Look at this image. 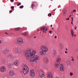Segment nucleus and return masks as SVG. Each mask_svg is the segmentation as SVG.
<instances>
[{
	"instance_id": "obj_1",
	"label": "nucleus",
	"mask_w": 78,
	"mask_h": 78,
	"mask_svg": "<svg viewBox=\"0 0 78 78\" xmlns=\"http://www.w3.org/2000/svg\"><path fill=\"white\" fill-rule=\"evenodd\" d=\"M24 56L28 60H30L33 64L37 63L39 60V58L37 55V53L35 51H31V49H29L25 51Z\"/></svg>"
},
{
	"instance_id": "obj_29",
	"label": "nucleus",
	"mask_w": 78,
	"mask_h": 78,
	"mask_svg": "<svg viewBox=\"0 0 78 78\" xmlns=\"http://www.w3.org/2000/svg\"><path fill=\"white\" fill-rule=\"evenodd\" d=\"M23 8V6L22 5L20 7V9H22V8Z\"/></svg>"
},
{
	"instance_id": "obj_50",
	"label": "nucleus",
	"mask_w": 78,
	"mask_h": 78,
	"mask_svg": "<svg viewBox=\"0 0 78 78\" xmlns=\"http://www.w3.org/2000/svg\"><path fill=\"white\" fill-rule=\"evenodd\" d=\"M66 50H68V49H67V48H66Z\"/></svg>"
},
{
	"instance_id": "obj_47",
	"label": "nucleus",
	"mask_w": 78,
	"mask_h": 78,
	"mask_svg": "<svg viewBox=\"0 0 78 78\" xmlns=\"http://www.w3.org/2000/svg\"><path fill=\"white\" fill-rule=\"evenodd\" d=\"M55 78H60L59 77H56Z\"/></svg>"
},
{
	"instance_id": "obj_16",
	"label": "nucleus",
	"mask_w": 78,
	"mask_h": 78,
	"mask_svg": "<svg viewBox=\"0 0 78 78\" xmlns=\"http://www.w3.org/2000/svg\"><path fill=\"white\" fill-rule=\"evenodd\" d=\"M41 31H47L48 30V29H47L46 27H42L41 28Z\"/></svg>"
},
{
	"instance_id": "obj_57",
	"label": "nucleus",
	"mask_w": 78,
	"mask_h": 78,
	"mask_svg": "<svg viewBox=\"0 0 78 78\" xmlns=\"http://www.w3.org/2000/svg\"><path fill=\"white\" fill-rule=\"evenodd\" d=\"M54 28H52V30H53L54 29Z\"/></svg>"
},
{
	"instance_id": "obj_40",
	"label": "nucleus",
	"mask_w": 78,
	"mask_h": 78,
	"mask_svg": "<svg viewBox=\"0 0 78 78\" xmlns=\"http://www.w3.org/2000/svg\"><path fill=\"white\" fill-rule=\"evenodd\" d=\"M52 14H51V13H50L49 14V17H50V16H51Z\"/></svg>"
},
{
	"instance_id": "obj_4",
	"label": "nucleus",
	"mask_w": 78,
	"mask_h": 78,
	"mask_svg": "<svg viewBox=\"0 0 78 78\" xmlns=\"http://www.w3.org/2000/svg\"><path fill=\"white\" fill-rule=\"evenodd\" d=\"M61 61V58H58L56 59V62L55 63V66L56 68H58L60 64V62Z\"/></svg>"
},
{
	"instance_id": "obj_62",
	"label": "nucleus",
	"mask_w": 78,
	"mask_h": 78,
	"mask_svg": "<svg viewBox=\"0 0 78 78\" xmlns=\"http://www.w3.org/2000/svg\"><path fill=\"white\" fill-rule=\"evenodd\" d=\"M41 32H40V33H41Z\"/></svg>"
},
{
	"instance_id": "obj_8",
	"label": "nucleus",
	"mask_w": 78,
	"mask_h": 78,
	"mask_svg": "<svg viewBox=\"0 0 78 78\" xmlns=\"http://www.w3.org/2000/svg\"><path fill=\"white\" fill-rule=\"evenodd\" d=\"M30 75L32 77L35 76V73L34 70L33 69L31 70L30 71Z\"/></svg>"
},
{
	"instance_id": "obj_56",
	"label": "nucleus",
	"mask_w": 78,
	"mask_h": 78,
	"mask_svg": "<svg viewBox=\"0 0 78 78\" xmlns=\"http://www.w3.org/2000/svg\"><path fill=\"white\" fill-rule=\"evenodd\" d=\"M60 11H61V9H60Z\"/></svg>"
},
{
	"instance_id": "obj_64",
	"label": "nucleus",
	"mask_w": 78,
	"mask_h": 78,
	"mask_svg": "<svg viewBox=\"0 0 78 78\" xmlns=\"http://www.w3.org/2000/svg\"><path fill=\"white\" fill-rule=\"evenodd\" d=\"M45 25H47V23L45 24Z\"/></svg>"
},
{
	"instance_id": "obj_15",
	"label": "nucleus",
	"mask_w": 78,
	"mask_h": 78,
	"mask_svg": "<svg viewBox=\"0 0 78 78\" xmlns=\"http://www.w3.org/2000/svg\"><path fill=\"white\" fill-rule=\"evenodd\" d=\"M14 56L12 55H9L8 56H7V58L8 59H13V58H14Z\"/></svg>"
},
{
	"instance_id": "obj_13",
	"label": "nucleus",
	"mask_w": 78,
	"mask_h": 78,
	"mask_svg": "<svg viewBox=\"0 0 78 78\" xmlns=\"http://www.w3.org/2000/svg\"><path fill=\"white\" fill-rule=\"evenodd\" d=\"M60 70L62 72H63L64 70V66H63V65L62 64H61L60 65Z\"/></svg>"
},
{
	"instance_id": "obj_14",
	"label": "nucleus",
	"mask_w": 78,
	"mask_h": 78,
	"mask_svg": "<svg viewBox=\"0 0 78 78\" xmlns=\"http://www.w3.org/2000/svg\"><path fill=\"white\" fill-rule=\"evenodd\" d=\"M48 78H53V77L51 75V73L49 72L48 73Z\"/></svg>"
},
{
	"instance_id": "obj_41",
	"label": "nucleus",
	"mask_w": 78,
	"mask_h": 78,
	"mask_svg": "<svg viewBox=\"0 0 78 78\" xmlns=\"http://www.w3.org/2000/svg\"><path fill=\"white\" fill-rule=\"evenodd\" d=\"M12 12V11L11 10L9 12L10 13H11Z\"/></svg>"
},
{
	"instance_id": "obj_58",
	"label": "nucleus",
	"mask_w": 78,
	"mask_h": 78,
	"mask_svg": "<svg viewBox=\"0 0 78 78\" xmlns=\"http://www.w3.org/2000/svg\"><path fill=\"white\" fill-rule=\"evenodd\" d=\"M51 27H52V25H51Z\"/></svg>"
},
{
	"instance_id": "obj_31",
	"label": "nucleus",
	"mask_w": 78,
	"mask_h": 78,
	"mask_svg": "<svg viewBox=\"0 0 78 78\" xmlns=\"http://www.w3.org/2000/svg\"><path fill=\"white\" fill-rule=\"evenodd\" d=\"M11 8L12 9V10H14V9H13V8H14V6H12L11 7Z\"/></svg>"
},
{
	"instance_id": "obj_21",
	"label": "nucleus",
	"mask_w": 78,
	"mask_h": 78,
	"mask_svg": "<svg viewBox=\"0 0 78 78\" xmlns=\"http://www.w3.org/2000/svg\"><path fill=\"white\" fill-rule=\"evenodd\" d=\"M22 34L23 35V36H27L28 35V33H27V32H26L24 33H23Z\"/></svg>"
},
{
	"instance_id": "obj_12",
	"label": "nucleus",
	"mask_w": 78,
	"mask_h": 78,
	"mask_svg": "<svg viewBox=\"0 0 78 78\" xmlns=\"http://www.w3.org/2000/svg\"><path fill=\"white\" fill-rule=\"evenodd\" d=\"M9 75L10 76H13L14 75H15V73H14V71L12 70H11L9 72Z\"/></svg>"
},
{
	"instance_id": "obj_34",
	"label": "nucleus",
	"mask_w": 78,
	"mask_h": 78,
	"mask_svg": "<svg viewBox=\"0 0 78 78\" xmlns=\"http://www.w3.org/2000/svg\"><path fill=\"white\" fill-rule=\"evenodd\" d=\"M66 20H69V18H66Z\"/></svg>"
},
{
	"instance_id": "obj_2",
	"label": "nucleus",
	"mask_w": 78,
	"mask_h": 78,
	"mask_svg": "<svg viewBox=\"0 0 78 78\" xmlns=\"http://www.w3.org/2000/svg\"><path fill=\"white\" fill-rule=\"evenodd\" d=\"M41 50L40 53L41 56H45L48 52V48L45 46H42L41 48Z\"/></svg>"
},
{
	"instance_id": "obj_54",
	"label": "nucleus",
	"mask_w": 78,
	"mask_h": 78,
	"mask_svg": "<svg viewBox=\"0 0 78 78\" xmlns=\"http://www.w3.org/2000/svg\"><path fill=\"white\" fill-rule=\"evenodd\" d=\"M48 16H50V15H49V14H48Z\"/></svg>"
},
{
	"instance_id": "obj_51",
	"label": "nucleus",
	"mask_w": 78,
	"mask_h": 78,
	"mask_svg": "<svg viewBox=\"0 0 78 78\" xmlns=\"http://www.w3.org/2000/svg\"><path fill=\"white\" fill-rule=\"evenodd\" d=\"M56 9H55L54 10V11H55V10H56Z\"/></svg>"
},
{
	"instance_id": "obj_60",
	"label": "nucleus",
	"mask_w": 78,
	"mask_h": 78,
	"mask_svg": "<svg viewBox=\"0 0 78 78\" xmlns=\"http://www.w3.org/2000/svg\"><path fill=\"white\" fill-rule=\"evenodd\" d=\"M17 3H19V2H17Z\"/></svg>"
},
{
	"instance_id": "obj_43",
	"label": "nucleus",
	"mask_w": 78,
	"mask_h": 78,
	"mask_svg": "<svg viewBox=\"0 0 78 78\" xmlns=\"http://www.w3.org/2000/svg\"><path fill=\"white\" fill-rule=\"evenodd\" d=\"M72 61H74V59L73 58L72 59H71Z\"/></svg>"
},
{
	"instance_id": "obj_11",
	"label": "nucleus",
	"mask_w": 78,
	"mask_h": 78,
	"mask_svg": "<svg viewBox=\"0 0 78 78\" xmlns=\"http://www.w3.org/2000/svg\"><path fill=\"white\" fill-rule=\"evenodd\" d=\"M44 61L45 63H48L49 62V60L48 58L47 57H45L44 58Z\"/></svg>"
},
{
	"instance_id": "obj_26",
	"label": "nucleus",
	"mask_w": 78,
	"mask_h": 78,
	"mask_svg": "<svg viewBox=\"0 0 78 78\" xmlns=\"http://www.w3.org/2000/svg\"><path fill=\"white\" fill-rule=\"evenodd\" d=\"M35 70L36 71H37V70H38V67H35Z\"/></svg>"
},
{
	"instance_id": "obj_20",
	"label": "nucleus",
	"mask_w": 78,
	"mask_h": 78,
	"mask_svg": "<svg viewBox=\"0 0 78 78\" xmlns=\"http://www.w3.org/2000/svg\"><path fill=\"white\" fill-rule=\"evenodd\" d=\"M63 16H64L66 15V13H67V10H66V9H65L63 10Z\"/></svg>"
},
{
	"instance_id": "obj_39",
	"label": "nucleus",
	"mask_w": 78,
	"mask_h": 78,
	"mask_svg": "<svg viewBox=\"0 0 78 78\" xmlns=\"http://www.w3.org/2000/svg\"><path fill=\"white\" fill-rule=\"evenodd\" d=\"M65 53H66V54L67 53V51H65Z\"/></svg>"
},
{
	"instance_id": "obj_49",
	"label": "nucleus",
	"mask_w": 78,
	"mask_h": 78,
	"mask_svg": "<svg viewBox=\"0 0 78 78\" xmlns=\"http://www.w3.org/2000/svg\"><path fill=\"white\" fill-rule=\"evenodd\" d=\"M43 32H45V31H46L45 30H43Z\"/></svg>"
},
{
	"instance_id": "obj_45",
	"label": "nucleus",
	"mask_w": 78,
	"mask_h": 78,
	"mask_svg": "<svg viewBox=\"0 0 78 78\" xmlns=\"http://www.w3.org/2000/svg\"><path fill=\"white\" fill-rule=\"evenodd\" d=\"M5 34H8V35L9 34H8V33H6V32H5Z\"/></svg>"
},
{
	"instance_id": "obj_18",
	"label": "nucleus",
	"mask_w": 78,
	"mask_h": 78,
	"mask_svg": "<svg viewBox=\"0 0 78 78\" xmlns=\"http://www.w3.org/2000/svg\"><path fill=\"white\" fill-rule=\"evenodd\" d=\"M8 66L9 68H11L12 66V64L11 62H10L8 64Z\"/></svg>"
},
{
	"instance_id": "obj_52",
	"label": "nucleus",
	"mask_w": 78,
	"mask_h": 78,
	"mask_svg": "<svg viewBox=\"0 0 78 78\" xmlns=\"http://www.w3.org/2000/svg\"><path fill=\"white\" fill-rule=\"evenodd\" d=\"M72 16V15H70V16H69V17H71Z\"/></svg>"
},
{
	"instance_id": "obj_38",
	"label": "nucleus",
	"mask_w": 78,
	"mask_h": 78,
	"mask_svg": "<svg viewBox=\"0 0 78 78\" xmlns=\"http://www.w3.org/2000/svg\"><path fill=\"white\" fill-rule=\"evenodd\" d=\"M71 19H72V21H73V17H72Z\"/></svg>"
},
{
	"instance_id": "obj_46",
	"label": "nucleus",
	"mask_w": 78,
	"mask_h": 78,
	"mask_svg": "<svg viewBox=\"0 0 78 78\" xmlns=\"http://www.w3.org/2000/svg\"><path fill=\"white\" fill-rule=\"evenodd\" d=\"M55 39H56L57 38V37L56 36H55Z\"/></svg>"
},
{
	"instance_id": "obj_33",
	"label": "nucleus",
	"mask_w": 78,
	"mask_h": 78,
	"mask_svg": "<svg viewBox=\"0 0 78 78\" xmlns=\"http://www.w3.org/2000/svg\"><path fill=\"white\" fill-rule=\"evenodd\" d=\"M49 33H50L51 34H52V32L51 31H49Z\"/></svg>"
},
{
	"instance_id": "obj_9",
	"label": "nucleus",
	"mask_w": 78,
	"mask_h": 78,
	"mask_svg": "<svg viewBox=\"0 0 78 78\" xmlns=\"http://www.w3.org/2000/svg\"><path fill=\"white\" fill-rule=\"evenodd\" d=\"M52 56L54 58L56 56V51L55 50H54L52 52Z\"/></svg>"
},
{
	"instance_id": "obj_6",
	"label": "nucleus",
	"mask_w": 78,
	"mask_h": 78,
	"mask_svg": "<svg viewBox=\"0 0 78 78\" xmlns=\"http://www.w3.org/2000/svg\"><path fill=\"white\" fill-rule=\"evenodd\" d=\"M13 51H14L16 53L20 55L22 53V51L20 48H15L13 49Z\"/></svg>"
},
{
	"instance_id": "obj_55",
	"label": "nucleus",
	"mask_w": 78,
	"mask_h": 78,
	"mask_svg": "<svg viewBox=\"0 0 78 78\" xmlns=\"http://www.w3.org/2000/svg\"><path fill=\"white\" fill-rule=\"evenodd\" d=\"M36 37H34V38H36Z\"/></svg>"
},
{
	"instance_id": "obj_28",
	"label": "nucleus",
	"mask_w": 78,
	"mask_h": 78,
	"mask_svg": "<svg viewBox=\"0 0 78 78\" xmlns=\"http://www.w3.org/2000/svg\"><path fill=\"white\" fill-rule=\"evenodd\" d=\"M34 7V4H32L31 5V8H33Z\"/></svg>"
},
{
	"instance_id": "obj_3",
	"label": "nucleus",
	"mask_w": 78,
	"mask_h": 78,
	"mask_svg": "<svg viewBox=\"0 0 78 78\" xmlns=\"http://www.w3.org/2000/svg\"><path fill=\"white\" fill-rule=\"evenodd\" d=\"M29 72V69L28 66H27V65H24L23 70L21 71V74H22L24 76L25 74L28 73Z\"/></svg>"
},
{
	"instance_id": "obj_27",
	"label": "nucleus",
	"mask_w": 78,
	"mask_h": 78,
	"mask_svg": "<svg viewBox=\"0 0 78 78\" xmlns=\"http://www.w3.org/2000/svg\"><path fill=\"white\" fill-rule=\"evenodd\" d=\"M43 66L44 67V68H47V67H48L47 66V65L46 64L43 65Z\"/></svg>"
},
{
	"instance_id": "obj_44",
	"label": "nucleus",
	"mask_w": 78,
	"mask_h": 78,
	"mask_svg": "<svg viewBox=\"0 0 78 78\" xmlns=\"http://www.w3.org/2000/svg\"><path fill=\"white\" fill-rule=\"evenodd\" d=\"M71 24H72V25H73V22L72 21L71 22Z\"/></svg>"
},
{
	"instance_id": "obj_59",
	"label": "nucleus",
	"mask_w": 78,
	"mask_h": 78,
	"mask_svg": "<svg viewBox=\"0 0 78 78\" xmlns=\"http://www.w3.org/2000/svg\"><path fill=\"white\" fill-rule=\"evenodd\" d=\"M71 58H73V57H71Z\"/></svg>"
},
{
	"instance_id": "obj_17",
	"label": "nucleus",
	"mask_w": 78,
	"mask_h": 78,
	"mask_svg": "<svg viewBox=\"0 0 78 78\" xmlns=\"http://www.w3.org/2000/svg\"><path fill=\"white\" fill-rule=\"evenodd\" d=\"M71 33L72 37H73L74 36V34H75V32H74V31H73V30L72 29L71 30Z\"/></svg>"
},
{
	"instance_id": "obj_24",
	"label": "nucleus",
	"mask_w": 78,
	"mask_h": 78,
	"mask_svg": "<svg viewBox=\"0 0 78 78\" xmlns=\"http://www.w3.org/2000/svg\"><path fill=\"white\" fill-rule=\"evenodd\" d=\"M67 64L69 65L70 63V62L69 61H67Z\"/></svg>"
},
{
	"instance_id": "obj_7",
	"label": "nucleus",
	"mask_w": 78,
	"mask_h": 78,
	"mask_svg": "<svg viewBox=\"0 0 78 78\" xmlns=\"http://www.w3.org/2000/svg\"><path fill=\"white\" fill-rule=\"evenodd\" d=\"M39 75L40 78H44V70L41 69L39 71Z\"/></svg>"
},
{
	"instance_id": "obj_48",
	"label": "nucleus",
	"mask_w": 78,
	"mask_h": 78,
	"mask_svg": "<svg viewBox=\"0 0 78 78\" xmlns=\"http://www.w3.org/2000/svg\"><path fill=\"white\" fill-rule=\"evenodd\" d=\"M75 29L76 30V27H75Z\"/></svg>"
},
{
	"instance_id": "obj_32",
	"label": "nucleus",
	"mask_w": 78,
	"mask_h": 78,
	"mask_svg": "<svg viewBox=\"0 0 78 78\" xmlns=\"http://www.w3.org/2000/svg\"><path fill=\"white\" fill-rule=\"evenodd\" d=\"M21 5V3L20 2L19 4H18L17 5L18 6H19V5Z\"/></svg>"
},
{
	"instance_id": "obj_35",
	"label": "nucleus",
	"mask_w": 78,
	"mask_h": 78,
	"mask_svg": "<svg viewBox=\"0 0 78 78\" xmlns=\"http://www.w3.org/2000/svg\"><path fill=\"white\" fill-rule=\"evenodd\" d=\"M66 29L67 30H69V27H67L66 28Z\"/></svg>"
},
{
	"instance_id": "obj_30",
	"label": "nucleus",
	"mask_w": 78,
	"mask_h": 78,
	"mask_svg": "<svg viewBox=\"0 0 78 78\" xmlns=\"http://www.w3.org/2000/svg\"><path fill=\"white\" fill-rule=\"evenodd\" d=\"M69 74L70 75V76H72V75H73V73H72L71 72L69 73Z\"/></svg>"
},
{
	"instance_id": "obj_23",
	"label": "nucleus",
	"mask_w": 78,
	"mask_h": 78,
	"mask_svg": "<svg viewBox=\"0 0 78 78\" xmlns=\"http://www.w3.org/2000/svg\"><path fill=\"white\" fill-rule=\"evenodd\" d=\"M59 47L60 50H62V49H63V45L60 44L59 45Z\"/></svg>"
},
{
	"instance_id": "obj_5",
	"label": "nucleus",
	"mask_w": 78,
	"mask_h": 78,
	"mask_svg": "<svg viewBox=\"0 0 78 78\" xmlns=\"http://www.w3.org/2000/svg\"><path fill=\"white\" fill-rule=\"evenodd\" d=\"M16 43L18 45H22L23 43L22 38L21 37H18L17 39Z\"/></svg>"
},
{
	"instance_id": "obj_36",
	"label": "nucleus",
	"mask_w": 78,
	"mask_h": 78,
	"mask_svg": "<svg viewBox=\"0 0 78 78\" xmlns=\"http://www.w3.org/2000/svg\"><path fill=\"white\" fill-rule=\"evenodd\" d=\"M11 2H14V0H10Z\"/></svg>"
},
{
	"instance_id": "obj_10",
	"label": "nucleus",
	"mask_w": 78,
	"mask_h": 78,
	"mask_svg": "<svg viewBox=\"0 0 78 78\" xmlns=\"http://www.w3.org/2000/svg\"><path fill=\"white\" fill-rule=\"evenodd\" d=\"M0 71L1 72H4L6 71V68L5 66H2L0 68Z\"/></svg>"
},
{
	"instance_id": "obj_63",
	"label": "nucleus",
	"mask_w": 78,
	"mask_h": 78,
	"mask_svg": "<svg viewBox=\"0 0 78 78\" xmlns=\"http://www.w3.org/2000/svg\"><path fill=\"white\" fill-rule=\"evenodd\" d=\"M76 15H78V14H77Z\"/></svg>"
},
{
	"instance_id": "obj_61",
	"label": "nucleus",
	"mask_w": 78,
	"mask_h": 78,
	"mask_svg": "<svg viewBox=\"0 0 78 78\" xmlns=\"http://www.w3.org/2000/svg\"><path fill=\"white\" fill-rule=\"evenodd\" d=\"M37 31H39V30H37Z\"/></svg>"
},
{
	"instance_id": "obj_25",
	"label": "nucleus",
	"mask_w": 78,
	"mask_h": 78,
	"mask_svg": "<svg viewBox=\"0 0 78 78\" xmlns=\"http://www.w3.org/2000/svg\"><path fill=\"white\" fill-rule=\"evenodd\" d=\"M20 30V28H18L15 29V31H19Z\"/></svg>"
},
{
	"instance_id": "obj_19",
	"label": "nucleus",
	"mask_w": 78,
	"mask_h": 78,
	"mask_svg": "<svg viewBox=\"0 0 78 78\" xmlns=\"http://www.w3.org/2000/svg\"><path fill=\"white\" fill-rule=\"evenodd\" d=\"M14 64L15 65H16V66H18L19 65V61L17 60H15L14 61Z\"/></svg>"
},
{
	"instance_id": "obj_53",
	"label": "nucleus",
	"mask_w": 78,
	"mask_h": 78,
	"mask_svg": "<svg viewBox=\"0 0 78 78\" xmlns=\"http://www.w3.org/2000/svg\"><path fill=\"white\" fill-rule=\"evenodd\" d=\"M74 36H76V34H75L74 35Z\"/></svg>"
},
{
	"instance_id": "obj_22",
	"label": "nucleus",
	"mask_w": 78,
	"mask_h": 78,
	"mask_svg": "<svg viewBox=\"0 0 78 78\" xmlns=\"http://www.w3.org/2000/svg\"><path fill=\"white\" fill-rule=\"evenodd\" d=\"M3 53L6 54L8 53V49H6L3 51Z\"/></svg>"
},
{
	"instance_id": "obj_37",
	"label": "nucleus",
	"mask_w": 78,
	"mask_h": 78,
	"mask_svg": "<svg viewBox=\"0 0 78 78\" xmlns=\"http://www.w3.org/2000/svg\"><path fill=\"white\" fill-rule=\"evenodd\" d=\"M73 12H76V10H73Z\"/></svg>"
},
{
	"instance_id": "obj_42",
	"label": "nucleus",
	"mask_w": 78,
	"mask_h": 78,
	"mask_svg": "<svg viewBox=\"0 0 78 78\" xmlns=\"http://www.w3.org/2000/svg\"><path fill=\"white\" fill-rule=\"evenodd\" d=\"M2 42V41L0 40V44H1Z\"/></svg>"
}]
</instances>
